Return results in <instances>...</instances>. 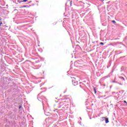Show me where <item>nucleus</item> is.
I'll list each match as a JSON object with an SVG mask.
<instances>
[{"instance_id":"f257e3e1","label":"nucleus","mask_w":127,"mask_h":127,"mask_svg":"<svg viewBox=\"0 0 127 127\" xmlns=\"http://www.w3.org/2000/svg\"><path fill=\"white\" fill-rule=\"evenodd\" d=\"M105 120V123L106 124H108V123H109V119L107 118H104Z\"/></svg>"},{"instance_id":"f03ea898","label":"nucleus","mask_w":127,"mask_h":127,"mask_svg":"<svg viewBox=\"0 0 127 127\" xmlns=\"http://www.w3.org/2000/svg\"><path fill=\"white\" fill-rule=\"evenodd\" d=\"M19 2H26V0L21 1Z\"/></svg>"},{"instance_id":"7ed1b4c3","label":"nucleus","mask_w":127,"mask_h":127,"mask_svg":"<svg viewBox=\"0 0 127 127\" xmlns=\"http://www.w3.org/2000/svg\"><path fill=\"white\" fill-rule=\"evenodd\" d=\"M93 90L94 91V93L96 94V93H97V91H96V88H94Z\"/></svg>"},{"instance_id":"20e7f679","label":"nucleus","mask_w":127,"mask_h":127,"mask_svg":"<svg viewBox=\"0 0 127 127\" xmlns=\"http://www.w3.org/2000/svg\"><path fill=\"white\" fill-rule=\"evenodd\" d=\"M112 22H113V23H117V22H116V21H115V20H112Z\"/></svg>"},{"instance_id":"39448f33","label":"nucleus","mask_w":127,"mask_h":127,"mask_svg":"<svg viewBox=\"0 0 127 127\" xmlns=\"http://www.w3.org/2000/svg\"><path fill=\"white\" fill-rule=\"evenodd\" d=\"M1 24H2V21H0V26H1Z\"/></svg>"},{"instance_id":"423d86ee","label":"nucleus","mask_w":127,"mask_h":127,"mask_svg":"<svg viewBox=\"0 0 127 127\" xmlns=\"http://www.w3.org/2000/svg\"><path fill=\"white\" fill-rule=\"evenodd\" d=\"M100 45H104V43L101 42L100 43Z\"/></svg>"},{"instance_id":"0eeeda50","label":"nucleus","mask_w":127,"mask_h":127,"mask_svg":"<svg viewBox=\"0 0 127 127\" xmlns=\"http://www.w3.org/2000/svg\"><path fill=\"white\" fill-rule=\"evenodd\" d=\"M72 5V1H70V5Z\"/></svg>"},{"instance_id":"6e6552de","label":"nucleus","mask_w":127,"mask_h":127,"mask_svg":"<svg viewBox=\"0 0 127 127\" xmlns=\"http://www.w3.org/2000/svg\"><path fill=\"white\" fill-rule=\"evenodd\" d=\"M124 103H125L126 104H127V101H124Z\"/></svg>"},{"instance_id":"1a4fd4ad","label":"nucleus","mask_w":127,"mask_h":127,"mask_svg":"<svg viewBox=\"0 0 127 127\" xmlns=\"http://www.w3.org/2000/svg\"><path fill=\"white\" fill-rule=\"evenodd\" d=\"M0 20H1V19H0Z\"/></svg>"},{"instance_id":"9d476101","label":"nucleus","mask_w":127,"mask_h":127,"mask_svg":"<svg viewBox=\"0 0 127 127\" xmlns=\"http://www.w3.org/2000/svg\"><path fill=\"white\" fill-rule=\"evenodd\" d=\"M19 109H20V107L19 108Z\"/></svg>"}]
</instances>
